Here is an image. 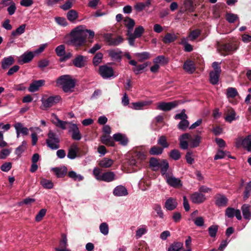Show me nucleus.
Here are the masks:
<instances>
[{
  "label": "nucleus",
  "instance_id": "obj_62",
  "mask_svg": "<svg viewBox=\"0 0 251 251\" xmlns=\"http://www.w3.org/2000/svg\"><path fill=\"white\" fill-rule=\"evenodd\" d=\"M235 209L228 207L225 210V215L228 218H232L234 216Z\"/></svg>",
  "mask_w": 251,
  "mask_h": 251
},
{
  "label": "nucleus",
  "instance_id": "obj_53",
  "mask_svg": "<svg viewBox=\"0 0 251 251\" xmlns=\"http://www.w3.org/2000/svg\"><path fill=\"white\" fill-rule=\"evenodd\" d=\"M184 6L187 11L190 12L194 11L195 7L191 0H186L184 2Z\"/></svg>",
  "mask_w": 251,
  "mask_h": 251
},
{
  "label": "nucleus",
  "instance_id": "obj_43",
  "mask_svg": "<svg viewBox=\"0 0 251 251\" xmlns=\"http://www.w3.org/2000/svg\"><path fill=\"white\" fill-rule=\"evenodd\" d=\"M226 95L228 98H234L238 95V93L235 88L228 87L226 89Z\"/></svg>",
  "mask_w": 251,
  "mask_h": 251
},
{
  "label": "nucleus",
  "instance_id": "obj_51",
  "mask_svg": "<svg viewBox=\"0 0 251 251\" xmlns=\"http://www.w3.org/2000/svg\"><path fill=\"white\" fill-rule=\"evenodd\" d=\"M235 116L236 113L235 111L232 108H230L229 113L226 115L225 120L226 122L230 123L235 119Z\"/></svg>",
  "mask_w": 251,
  "mask_h": 251
},
{
  "label": "nucleus",
  "instance_id": "obj_47",
  "mask_svg": "<svg viewBox=\"0 0 251 251\" xmlns=\"http://www.w3.org/2000/svg\"><path fill=\"white\" fill-rule=\"evenodd\" d=\"M218 225H212L208 228L209 236L211 237H215L218 230Z\"/></svg>",
  "mask_w": 251,
  "mask_h": 251
},
{
  "label": "nucleus",
  "instance_id": "obj_35",
  "mask_svg": "<svg viewBox=\"0 0 251 251\" xmlns=\"http://www.w3.org/2000/svg\"><path fill=\"white\" fill-rule=\"evenodd\" d=\"M163 149L161 147L153 146L149 150V153L152 155H159L162 153Z\"/></svg>",
  "mask_w": 251,
  "mask_h": 251
},
{
  "label": "nucleus",
  "instance_id": "obj_3",
  "mask_svg": "<svg viewBox=\"0 0 251 251\" xmlns=\"http://www.w3.org/2000/svg\"><path fill=\"white\" fill-rule=\"evenodd\" d=\"M57 83L61 86L63 90L66 92H72L75 85V80L71 78L69 75H64L60 76Z\"/></svg>",
  "mask_w": 251,
  "mask_h": 251
},
{
  "label": "nucleus",
  "instance_id": "obj_42",
  "mask_svg": "<svg viewBox=\"0 0 251 251\" xmlns=\"http://www.w3.org/2000/svg\"><path fill=\"white\" fill-rule=\"evenodd\" d=\"M26 142L25 141H23L21 145L19 146L16 149L15 154L18 156H21V154L25 151L26 149Z\"/></svg>",
  "mask_w": 251,
  "mask_h": 251
},
{
  "label": "nucleus",
  "instance_id": "obj_59",
  "mask_svg": "<svg viewBox=\"0 0 251 251\" xmlns=\"http://www.w3.org/2000/svg\"><path fill=\"white\" fill-rule=\"evenodd\" d=\"M188 118L187 115L185 114V110L183 109L180 113L177 114L175 116L176 120L180 119L182 120H186Z\"/></svg>",
  "mask_w": 251,
  "mask_h": 251
},
{
  "label": "nucleus",
  "instance_id": "obj_17",
  "mask_svg": "<svg viewBox=\"0 0 251 251\" xmlns=\"http://www.w3.org/2000/svg\"><path fill=\"white\" fill-rule=\"evenodd\" d=\"M108 54L114 61L120 62L122 60L123 52L118 49L109 50Z\"/></svg>",
  "mask_w": 251,
  "mask_h": 251
},
{
  "label": "nucleus",
  "instance_id": "obj_57",
  "mask_svg": "<svg viewBox=\"0 0 251 251\" xmlns=\"http://www.w3.org/2000/svg\"><path fill=\"white\" fill-rule=\"evenodd\" d=\"M153 209L157 213L159 218L163 219L164 218V213L162 210L161 206L159 204H155L153 207Z\"/></svg>",
  "mask_w": 251,
  "mask_h": 251
},
{
  "label": "nucleus",
  "instance_id": "obj_55",
  "mask_svg": "<svg viewBox=\"0 0 251 251\" xmlns=\"http://www.w3.org/2000/svg\"><path fill=\"white\" fill-rule=\"evenodd\" d=\"M251 192V183L249 182L246 184L244 192L243 199L245 201L250 196Z\"/></svg>",
  "mask_w": 251,
  "mask_h": 251
},
{
  "label": "nucleus",
  "instance_id": "obj_50",
  "mask_svg": "<svg viewBox=\"0 0 251 251\" xmlns=\"http://www.w3.org/2000/svg\"><path fill=\"white\" fill-rule=\"evenodd\" d=\"M226 19L229 23H234L236 20L238 19V16L231 13H226Z\"/></svg>",
  "mask_w": 251,
  "mask_h": 251
},
{
  "label": "nucleus",
  "instance_id": "obj_6",
  "mask_svg": "<svg viewBox=\"0 0 251 251\" xmlns=\"http://www.w3.org/2000/svg\"><path fill=\"white\" fill-rule=\"evenodd\" d=\"M146 159V155L143 152L136 151L132 155L129 159L128 163L130 166L139 167L142 161Z\"/></svg>",
  "mask_w": 251,
  "mask_h": 251
},
{
  "label": "nucleus",
  "instance_id": "obj_46",
  "mask_svg": "<svg viewBox=\"0 0 251 251\" xmlns=\"http://www.w3.org/2000/svg\"><path fill=\"white\" fill-rule=\"evenodd\" d=\"M67 17L68 20L73 22L78 17L77 12L75 10H71L68 12Z\"/></svg>",
  "mask_w": 251,
  "mask_h": 251
},
{
  "label": "nucleus",
  "instance_id": "obj_11",
  "mask_svg": "<svg viewBox=\"0 0 251 251\" xmlns=\"http://www.w3.org/2000/svg\"><path fill=\"white\" fill-rule=\"evenodd\" d=\"M69 132L72 133V138L74 140L79 141L81 138V134L77 125L75 124L69 123L68 127Z\"/></svg>",
  "mask_w": 251,
  "mask_h": 251
},
{
  "label": "nucleus",
  "instance_id": "obj_41",
  "mask_svg": "<svg viewBox=\"0 0 251 251\" xmlns=\"http://www.w3.org/2000/svg\"><path fill=\"white\" fill-rule=\"evenodd\" d=\"M135 56L139 62H143L144 60L149 59L150 57V53L146 51L141 53H136Z\"/></svg>",
  "mask_w": 251,
  "mask_h": 251
},
{
  "label": "nucleus",
  "instance_id": "obj_21",
  "mask_svg": "<svg viewBox=\"0 0 251 251\" xmlns=\"http://www.w3.org/2000/svg\"><path fill=\"white\" fill-rule=\"evenodd\" d=\"M51 170L52 171L56 176L59 178L64 177L67 173V168L65 166L62 168H52Z\"/></svg>",
  "mask_w": 251,
  "mask_h": 251
},
{
  "label": "nucleus",
  "instance_id": "obj_40",
  "mask_svg": "<svg viewBox=\"0 0 251 251\" xmlns=\"http://www.w3.org/2000/svg\"><path fill=\"white\" fill-rule=\"evenodd\" d=\"M157 144L159 145L161 148L164 149L167 148L169 146V144L167 142L166 137L162 135L159 137L157 140Z\"/></svg>",
  "mask_w": 251,
  "mask_h": 251
},
{
  "label": "nucleus",
  "instance_id": "obj_29",
  "mask_svg": "<svg viewBox=\"0 0 251 251\" xmlns=\"http://www.w3.org/2000/svg\"><path fill=\"white\" fill-rule=\"evenodd\" d=\"M14 127L16 130H18L23 135H26L28 134L29 128L24 127L23 125L20 122L16 123L14 125Z\"/></svg>",
  "mask_w": 251,
  "mask_h": 251
},
{
  "label": "nucleus",
  "instance_id": "obj_26",
  "mask_svg": "<svg viewBox=\"0 0 251 251\" xmlns=\"http://www.w3.org/2000/svg\"><path fill=\"white\" fill-rule=\"evenodd\" d=\"M169 165L168 161L166 159H161L160 161L159 168H160V172L162 175H166L169 169Z\"/></svg>",
  "mask_w": 251,
  "mask_h": 251
},
{
  "label": "nucleus",
  "instance_id": "obj_63",
  "mask_svg": "<svg viewBox=\"0 0 251 251\" xmlns=\"http://www.w3.org/2000/svg\"><path fill=\"white\" fill-rule=\"evenodd\" d=\"M193 154V152L192 151H188L186 152L185 154V159L186 162L189 164H192L194 163V159L191 157V155Z\"/></svg>",
  "mask_w": 251,
  "mask_h": 251
},
{
  "label": "nucleus",
  "instance_id": "obj_24",
  "mask_svg": "<svg viewBox=\"0 0 251 251\" xmlns=\"http://www.w3.org/2000/svg\"><path fill=\"white\" fill-rule=\"evenodd\" d=\"M14 63V59L13 56H9L7 57H4L1 61V68L3 69H6Z\"/></svg>",
  "mask_w": 251,
  "mask_h": 251
},
{
  "label": "nucleus",
  "instance_id": "obj_60",
  "mask_svg": "<svg viewBox=\"0 0 251 251\" xmlns=\"http://www.w3.org/2000/svg\"><path fill=\"white\" fill-rule=\"evenodd\" d=\"M47 210L46 209H42L35 217V221L37 222L41 221L45 216Z\"/></svg>",
  "mask_w": 251,
  "mask_h": 251
},
{
  "label": "nucleus",
  "instance_id": "obj_22",
  "mask_svg": "<svg viewBox=\"0 0 251 251\" xmlns=\"http://www.w3.org/2000/svg\"><path fill=\"white\" fill-rule=\"evenodd\" d=\"M113 193L115 196L118 197L125 196L128 194L126 189L122 185L116 187L114 189Z\"/></svg>",
  "mask_w": 251,
  "mask_h": 251
},
{
  "label": "nucleus",
  "instance_id": "obj_30",
  "mask_svg": "<svg viewBox=\"0 0 251 251\" xmlns=\"http://www.w3.org/2000/svg\"><path fill=\"white\" fill-rule=\"evenodd\" d=\"M251 206L247 204H244L242 206L243 215L245 219L250 220L251 218Z\"/></svg>",
  "mask_w": 251,
  "mask_h": 251
},
{
  "label": "nucleus",
  "instance_id": "obj_5",
  "mask_svg": "<svg viewBox=\"0 0 251 251\" xmlns=\"http://www.w3.org/2000/svg\"><path fill=\"white\" fill-rule=\"evenodd\" d=\"M218 50L221 55L226 56L232 54L238 48L237 45L234 42L217 44Z\"/></svg>",
  "mask_w": 251,
  "mask_h": 251
},
{
  "label": "nucleus",
  "instance_id": "obj_61",
  "mask_svg": "<svg viewBox=\"0 0 251 251\" xmlns=\"http://www.w3.org/2000/svg\"><path fill=\"white\" fill-rule=\"evenodd\" d=\"M55 52L58 56H62L65 53V46L61 45L58 46L55 49Z\"/></svg>",
  "mask_w": 251,
  "mask_h": 251
},
{
  "label": "nucleus",
  "instance_id": "obj_38",
  "mask_svg": "<svg viewBox=\"0 0 251 251\" xmlns=\"http://www.w3.org/2000/svg\"><path fill=\"white\" fill-rule=\"evenodd\" d=\"M176 39V36L174 34L167 33L164 37L162 41L164 43L167 44L174 42Z\"/></svg>",
  "mask_w": 251,
  "mask_h": 251
},
{
  "label": "nucleus",
  "instance_id": "obj_27",
  "mask_svg": "<svg viewBox=\"0 0 251 251\" xmlns=\"http://www.w3.org/2000/svg\"><path fill=\"white\" fill-rule=\"evenodd\" d=\"M84 57L81 55H78L73 60V63L75 66L82 68L85 66Z\"/></svg>",
  "mask_w": 251,
  "mask_h": 251
},
{
  "label": "nucleus",
  "instance_id": "obj_32",
  "mask_svg": "<svg viewBox=\"0 0 251 251\" xmlns=\"http://www.w3.org/2000/svg\"><path fill=\"white\" fill-rule=\"evenodd\" d=\"M52 116H54V118L55 119V121L54 120H52V123L54 124H55L56 126L60 127L62 129H66L67 128V127L66 125L67 124H69L70 123L62 121L60 120H59L58 117L54 114H52Z\"/></svg>",
  "mask_w": 251,
  "mask_h": 251
},
{
  "label": "nucleus",
  "instance_id": "obj_54",
  "mask_svg": "<svg viewBox=\"0 0 251 251\" xmlns=\"http://www.w3.org/2000/svg\"><path fill=\"white\" fill-rule=\"evenodd\" d=\"M103 57V54L101 52H98L93 59V63L94 66H97L101 62Z\"/></svg>",
  "mask_w": 251,
  "mask_h": 251
},
{
  "label": "nucleus",
  "instance_id": "obj_20",
  "mask_svg": "<svg viewBox=\"0 0 251 251\" xmlns=\"http://www.w3.org/2000/svg\"><path fill=\"white\" fill-rule=\"evenodd\" d=\"M166 177L167 178V182L170 186L174 187H178L182 185L181 180L179 178L174 176H169L168 175H166Z\"/></svg>",
  "mask_w": 251,
  "mask_h": 251
},
{
  "label": "nucleus",
  "instance_id": "obj_10",
  "mask_svg": "<svg viewBox=\"0 0 251 251\" xmlns=\"http://www.w3.org/2000/svg\"><path fill=\"white\" fill-rule=\"evenodd\" d=\"M99 72V74L103 78H108L114 76V72L113 68L106 65L100 66Z\"/></svg>",
  "mask_w": 251,
  "mask_h": 251
},
{
  "label": "nucleus",
  "instance_id": "obj_52",
  "mask_svg": "<svg viewBox=\"0 0 251 251\" xmlns=\"http://www.w3.org/2000/svg\"><path fill=\"white\" fill-rule=\"evenodd\" d=\"M145 29L142 26H139L135 28L134 33L132 34L133 36L134 37L139 38L140 37L143 33H144Z\"/></svg>",
  "mask_w": 251,
  "mask_h": 251
},
{
  "label": "nucleus",
  "instance_id": "obj_8",
  "mask_svg": "<svg viewBox=\"0 0 251 251\" xmlns=\"http://www.w3.org/2000/svg\"><path fill=\"white\" fill-rule=\"evenodd\" d=\"M60 140L54 133L50 131L48 133V147L51 150H57L60 148Z\"/></svg>",
  "mask_w": 251,
  "mask_h": 251
},
{
  "label": "nucleus",
  "instance_id": "obj_18",
  "mask_svg": "<svg viewBox=\"0 0 251 251\" xmlns=\"http://www.w3.org/2000/svg\"><path fill=\"white\" fill-rule=\"evenodd\" d=\"M113 139L116 142H119L120 144L122 146H126L128 142L126 136L120 133H115L113 136Z\"/></svg>",
  "mask_w": 251,
  "mask_h": 251
},
{
  "label": "nucleus",
  "instance_id": "obj_14",
  "mask_svg": "<svg viewBox=\"0 0 251 251\" xmlns=\"http://www.w3.org/2000/svg\"><path fill=\"white\" fill-rule=\"evenodd\" d=\"M45 84L44 80H38L33 81L28 87V90L31 93H33L39 90V88Z\"/></svg>",
  "mask_w": 251,
  "mask_h": 251
},
{
  "label": "nucleus",
  "instance_id": "obj_48",
  "mask_svg": "<svg viewBox=\"0 0 251 251\" xmlns=\"http://www.w3.org/2000/svg\"><path fill=\"white\" fill-rule=\"evenodd\" d=\"M153 62L154 64L160 63L164 65L168 63V60L164 55H159L154 59Z\"/></svg>",
  "mask_w": 251,
  "mask_h": 251
},
{
  "label": "nucleus",
  "instance_id": "obj_34",
  "mask_svg": "<svg viewBox=\"0 0 251 251\" xmlns=\"http://www.w3.org/2000/svg\"><path fill=\"white\" fill-rule=\"evenodd\" d=\"M124 39L121 36H118L116 38L110 37L107 39V42L110 46H116L122 43Z\"/></svg>",
  "mask_w": 251,
  "mask_h": 251
},
{
  "label": "nucleus",
  "instance_id": "obj_44",
  "mask_svg": "<svg viewBox=\"0 0 251 251\" xmlns=\"http://www.w3.org/2000/svg\"><path fill=\"white\" fill-rule=\"evenodd\" d=\"M26 25L23 24L18 27L15 30H13L11 32V35L14 36H19L25 31Z\"/></svg>",
  "mask_w": 251,
  "mask_h": 251
},
{
  "label": "nucleus",
  "instance_id": "obj_49",
  "mask_svg": "<svg viewBox=\"0 0 251 251\" xmlns=\"http://www.w3.org/2000/svg\"><path fill=\"white\" fill-rule=\"evenodd\" d=\"M169 156L175 160H178L181 157L180 151L176 149L172 150L170 152Z\"/></svg>",
  "mask_w": 251,
  "mask_h": 251
},
{
  "label": "nucleus",
  "instance_id": "obj_25",
  "mask_svg": "<svg viewBox=\"0 0 251 251\" xmlns=\"http://www.w3.org/2000/svg\"><path fill=\"white\" fill-rule=\"evenodd\" d=\"M100 139L102 143L106 146L114 147L115 145L114 141L112 140L111 136L108 135L103 134L101 136Z\"/></svg>",
  "mask_w": 251,
  "mask_h": 251
},
{
  "label": "nucleus",
  "instance_id": "obj_12",
  "mask_svg": "<svg viewBox=\"0 0 251 251\" xmlns=\"http://www.w3.org/2000/svg\"><path fill=\"white\" fill-rule=\"evenodd\" d=\"M34 57V54L33 52H25L19 57L18 62L20 64L28 63L32 60Z\"/></svg>",
  "mask_w": 251,
  "mask_h": 251
},
{
  "label": "nucleus",
  "instance_id": "obj_23",
  "mask_svg": "<svg viewBox=\"0 0 251 251\" xmlns=\"http://www.w3.org/2000/svg\"><path fill=\"white\" fill-rule=\"evenodd\" d=\"M124 25L127 28V33L131 32L135 25V21L133 19L126 17L124 20Z\"/></svg>",
  "mask_w": 251,
  "mask_h": 251
},
{
  "label": "nucleus",
  "instance_id": "obj_56",
  "mask_svg": "<svg viewBox=\"0 0 251 251\" xmlns=\"http://www.w3.org/2000/svg\"><path fill=\"white\" fill-rule=\"evenodd\" d=\"M100 232L104 235H107L109 232L108 225L106 223H102L100 226Z\"/></svg>",
  "mask_w": 251,
  "mask_h": 251
},
{
  "label": "nucleus",
  "instance_id": "obj_13",
  "mask_svg": "<svg viewBox=\"0 0 251 251\" xmlns=\"http://www.w3.org/2000/svg\"><path fill=\"white\" fill-rule=\"evenodd\" d=\"M215 204L216 206L218 207H225L227 205L228 200L224 195L218 194L215 196Z\"/></svg>",
  "mask_w": 251,
  "mask_h": 251
},
{
  "label": "nucleus",
  "instance_id": "obj_58",
  "mask_svg": "<svg viewBox=\"0 0 251 251\" xmlns=\"http://www.w3.org/2000/svg\"><path fill=\"white\" fill-rule=\"evenodd\" d=\"M189 125V122L188 120H182L178 124L177 127L179 129L185 131L188 127Z\"/></svg>",
  "mask_w": 251,
  "mask_h": 251
},
{
  "label": "nucleus",
  "instance_id": "obj_4",
  "mask_svg": "<svg viewBox=\"0 0 251 251\" xmlns=\"http://www.w3.org/2000/svg\"><path fill=\"white\" fill-rule=\"evenodd\" d=\"M100 173L101 170L99 168H95L93 170V175L98 180L109 182L116 179L115 174L113 172L108 171L101 175H100Z\"/></svg>",
  "mask_w": 251,
  "mask_h": 251
},
{
  "label": "nucleus",
  "instance_id": "obj_2",
  "mask_svg": "<svg viewBox=\"0 0 251 251\" xmlns=\"http://www.w3.org/2000/svg\"><path fill=\"white\" fill-rule=\"evenodd\" d=\"M70 42L71 44L76 48L85 44V33L81 26L75 27L71 32Z\"/></svg>",
  "mask_w": 251,
  "mask_h": 251
},
{
  "label": "nucleus",
  "instance_id": "obj_36",
  "mask_svg": "<svg viewBox=\"0 0 251 251\" xmlns=\"http://www.w3.org/2000/svg\"><path fill=\"white\" fill-rule=\"evenodd\" d=\"M183 243L181 242H174L168 249L167 251H182Z\"/></svg>",
  "mask_w": 251,
  "mask_h": 251
},
{
  "label": "nucleus",
  "instance_id": "obj_1",
  "mask_svg": "<svg viewBox=\"0 0 251 251\" xmlns=\"http://www.w3.org/2000/svg\"><path fill=\"white\" fill-rule=\"evenodd\" d=\"M201 140V137L199 135H194L192 137L189 133H185L182 134L179 138V146L181 149L186 150L188 148L189 143L191 148H197L200 146Z\"/></svg>",
  "mask_w": 251,
  "mask_h": 251
},
{
  "label": "nucleus",
  "instance_id": "obj_37",
  "mask_svg": "<svg viewBox=\"0 0 251 251\" xmlns=\"http://www.w3.org/2000/svg\"><path fill=\"white\" fill-rule=\"evenodd\" d=\"M221 73L212 71L209 74L210 83L213 85L218 83Z\"/></svg>",
  "mask_w": 251,
  "mask_h": 251
},
{
  "label": "nucleus",
  "instance_id": "obj_31",
  "mask_svg": "<svg viewBox=\"0 0 251 251\" xmlns=\"http://www.w3.org/2000/svg\"><path fill=\"white\" fill-rule=\"evenodd\" d=\"M113 162V160L105 157L99 162V165L101 168H108L112 165Z\"/></svg>",
  "mask_w": 251,
  "mask_h": 251
},
{
  "label": "nucleus",
  "instance_id": "obj_28",
  "mask_svg": "<svg viewBox=\"0 0 251 251\" xmlns=\"http://www.w3.org/2000/svg\"><path fill=\"white\" fill-rule=\"evenodd\" d=\"M79 150L78 147L76 145H73L69 150L67 157L71 159H74L77 156V152Z\"/></svg>",
  "mask_w": 251,
  "mask_h": 251
},
{
  "label": "nucleus",
  "instance_id": "obj_45",
  "mask_svg": "<svg viewBox=\"0 0 251 251\" xmlns=\"http://www.w3.org/2000/svg\"><path fill=\"white\" fill-rule=\"evenodd\" d=\"M148 65V62H145L142 64L136 65L135 67L132 68V71L136 75H138L140 74L141 71L146 68Z\"/></svg>",
  "mask_w": 251,
  "mask_h": 251
},
{
  "label": "nucleus",
  "instance_id": "obj_15",
  "mask_svg": "<svg viewBox=\"0 0 251 251\" xmlns=\"http://www.w3.org/2000/svg\"><path fill=\"white\" fill-rule=\"evenodd\" d=\"M183 69L187 73L190 74H193L196 70L194 62L189 59H187L184 63Z\"/></svg>",
  "mask_w": 251,
  "mask_h": 251
},
{
  "label": "nucleus",
  "instance_id": "obj_7",
  "mask_svg": "<svg viewBox=\"0 0 251 251\" xmlns=\"http://www.w3.org/2000/svg\"><path fill=\"white\" fill-rule=\"evenodd\" d=\"M236 146L238 148L242 147L248 151H251V135H249L245 138H237L236 140Z\"/></svg>",
  "mask_w": 251,
  "mask_h": 251
},
{
  "label": "nucleus",
  "instance_id": "obj_33",
  "mask_svg": "<svg viewBox=\"0 0 251 251\" xmlns=\"http://www.w3.org/2000/svg\"><path fill=\"white\" fill-rule=\"evenodd\" d=\"M159 159L155 157H151L149 161V165L154 171H156L159 169V165L160 163Z\"/></svg>",
  "mask_w": 251,
  "mask_h": 251
},
{
  "label": "nucleus",
  "instance_id": "obj_16",
  "mask_svg": "<svg viewBox=\"0 0 251 251\" xmlns=\"http://www.w3.org/2000/svg\"><path fill=\"white\" fill-rule=\"evenodd\" d=\"M177 204L178 203L176 200L170 197L166 201L164 204V207L168 210L172 211L176 208Z\"/></svg>",
  "mask_w": 251,
  "mask_h": 251
},
{
  "label": "nucleus",
  "instance_id": "obj_39",
  "mask_svg": "<svg viewBox=\"0 0 251 251\" xmlns=\"http://www.w3.org/2000/svg\"><path fill=\"white\" fill-rule=\"evenodd\" d=\"M61 100L59 95H55L48 97V107L57 103Z\"/></svg>",
  "mask_w": 251,
  "mask_h": 251
},
{
  "label": "nucleus",
  "instance_id": "obj_9",
  "mask_svg": "<svg viewBox=\"0 0 251 251\" xmlns=\"http://www.w3.org/2000/svg\"><path fill=\"white\" fill-rule=\"evenodd\" d=\"M180 103L179 100H174L168 102H161L158 103L157 109L163 111H168L177 107Z\"/></svg>",
  "mask_w": 251,
  "mask_h": 251
},
{
  "label": "nucleus",
  "instance_id": "obj_64",
  "mask_svg": "<svg viewBox=\"0 0 251 251\" xmlns=\"http://www.w3.org/2000/svg\"><path fill=\"white\" fill-rule=\"evenodd\" d=\"M133 108L136 110L141 109L142 107L147 105V102H133Z\"/></svg>",
  "mask_w": 251,
  "mask_h": 251
},
{
  "label": "nucleus",
  "instance_id": "obj_19",
  "mask_svg": "<svg viewBox=\"0 0 251 251\" xmlns=\"http://www.w3.org/2000/svg\"><path fill=\"white\" fill-rule=\"evenodd\" d=\"M192 201L194 203H201L203 202L205 198L204 195L201 193L195 192L191 196Z\"/></svg>",
  "mask_w": 251,
  "mask_h": 251
}]
</instances>
